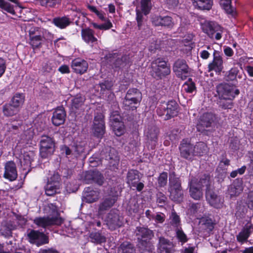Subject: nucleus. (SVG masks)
<instances>
[{
	"label": "nucleus",
	"instance_id": "61",
	"mask_svg": "<svg viewBox=\"0 0 253 253\" xmlns=\"http://www.w3.org/2000/svg\"><path fill=\"white\" fill-rule=\"evenodd\" d=\"M201 206L200 203H192L190 207L189 210L191 214H195L200 209Z\"/></svg>",
	"mask_w": 253,
	"mask_h": 253
},
{
	"label": "nucleus",
	"instance_id": "14",
	"mask_svg": "<svg viewBox=\"0 0 253 253\" xmlns=\"http://www.w3.org/2000/svg\"><path fill=\"white\" fill-rule=\"evenodd\" d=\"M93 128L94 135L96 137L101 138L105 132L104 115L103 112H97L94 118Z\"/></svg>",
	"mask_w": 253,
	"mask_h": 253
},
{
	"label": "nucleus",
	"instance_id": "31",
	"mask_svg": "<svg viewBox=\"0 0 253 253\" xmlns=\"http://www.w3.org/2000/svg\"><path fill=\"white\" fill-rule=\"evenodd\" d=\"M171 244L169 240L165 237H160L158 244V251L159 253H170Z\"/></svg>",
	"mask_w": 253,
	"mask_h": 253
},
{
	"label": "nucleus",
	"instance_id": "32",
	"mask_svg": "<svg viewBox=\"0 0 253 253\" xmlns=\"http://www.w3.org/2000/svg\"><path fill=\"white\" fill-rule=\"evenodd\" d=\"M169 193V198L176 203H181L183 199V191L182 188H168Z\"/></svg>",
	"mask_w": 253,
	"mask_h": 253
},
{
	"label": "nucleus",
	"instance_id": "25",
	"mask_svg": "<svg viewBox=\"0 0 253 253\" xmlns=\"http://www.w3.org/2000/svg\"><path fill=\"white\" fill-rule=\"evenodd\" d=\"M106 224L109 228L113 230L121 226L122 223L120 221V216L118 213L110 212L107 217Z\"/></svg>",
	"mask_w": 253,
	"mask_h": 253
},
{
	"label": "nucleus",
	"instance_id": "29",
	"mask_svg": "<svg viewBox=\"0 0 253 253\" xmlns=\"http://www.w3.org/2000/svg\"><path fill=\"white\" fill-rule=\"evenodd\" d=\"M84 193V198L87 203H92L98 199L99 192L93 190L91 187H85Z\"/></svg>",
	"mask_w": 253,
	"mask_h": 253
},
{
	"label": "nucleus",
	"instance_id": "44",
	"mask_svg": "<svg viewBox=\"0 0 253 253\" xmlns=\"http://www.w3.org/2000/svg\"><path fill=\"white\" fill-rule=\"evenodd\" d=\"M59 189V186L47 182L44 187L45 193L47 196H52L57 193V190Z\"/></svg>",
	"mask_w": 253,
	"mask_h": 253
},
{
	"label": "nucleus",
	"instance_id": "21",
	"mask_svg": "<svg viewBox=\"0 0 253 253\" xmlns=\"http://www.w3.org/2000/svg\"><path fill=\"white\" fill-rule=\"evenodd\" d=\"M173 71L177 77L182 80L185 79L188 73V67L185 60L180 59L177 60L173 64Z\"/></svg>",
	"mask_w": 253,
	"mask_h": 253
},
{
	"label": "nucleus",
	"instance_id": "26",
	"mask_svg": "<svg viewBox=\"0 0 253 253\" xmlns=\"http://www.w3.org/2000/svg\"><path fill=\"white\" fill-rule=\"evenodd\" d=\"M253 231L252 224H246L242 230L237 235V241L241 244H243L248 241L252 232Z\"/></svg>",
	"mask_w": 253,
	"mask_h": 253
},
{
	"label": "nucleus",
	"instance_id": "7",
	"mask_svg": "<svg viewBox=\"0 0 253 253\" xmlns=\"http://www.w3.org/2000/svg\"><path fill=\"white\" fill-rule=\"evenodd\" d=\"M29 44L35 49L40 48L44 42L43 30L37 27H31L28 31Z\"/></svg>",
	"mask_w": 253,
	"mask_h": 253
},
{
	"label": "nucleus",
	"instance_id": "33",
	"mask_svg": "<svg viewBox=\"0 0 253 253\" xmlns=\"http://www.w3.org/2000/svg\"><path fill=\"white\" fill-rule=\"evenodd\" d=\"M118 251L121 253H135V248L133 244L128 241H124L118 247Z\"/></svg>",
	"mask_w": 253,
	"mask_h": 253
},
{
	"label": "nucleus",
	"instance_id": "41",
	"mask_svg": "<svg viewBox=\"0 0 253 253\" xmlns=\"http://www.w3.org/2000/svg\"><path fill=\"white\" fill-rule=\"evenodd\" d=\"M52 22L55 26L61 29L66 28L70 23L69 19L67 17L54 18L53 19Z\"/></svg>",
	"mask_w": 253,
	"mask_h": 253
},
{
	"label": "nucleus",
	"instance_id": "2",
	"mask_svg": "<svg viewBox=\"0 0 253 253\" xmlns=\"http://www.w3.org/2000/svg\"><path fill=\"white\" fill-rule=\"evenodd\" d=\"M154 235L153 231L148 227L138 226L136 228L135 236L138 243L145 251L152 253L155 251V247L151 241Z\"/></svg>",
	"mask_w": 253,
	"mask_h": 253
},
{
	"label": "nucleus",
	"instance_id": "39",
	"mask_svg": "<svg viewBox=\"0 0 253 253\" xmlns=\"http://www.w3.org/2000/svg\"><path fill=\"white\" fill-rule=\"evenodd\" d=\"M193 5L201 10H209L211 7V3L209 0H192Z\"/></svg>",
	"mask_w": 253,
	"mask_h": 253
},
{
	"label": "nucleus",
	"instance_id": "45",
	"mask_svg": "<svg viewBox=\"0 0 253 253\" xmlns=\"http://www.w3.org/2000/svg\"><path fill=\"white\" fill-rule=\"evenodd\" d=\"M191 197L195 200H200L203 198V192L202 190L195 186H191L189 189Z\"/></svg>",
	"mask_w": 253,
	"mask_h": 253
},
{
	"label": "nucleus",
	"instance_id": "56",
	"mask_svg": "<svg viewBox=\"0 0 253 253\" xmlns=\"http://www.w3.org/2000/svg\"><path fill=\"white\" fill-rule=\"evenodd\" d=\"M41 5L45 7H54L59 0H37Z\"/></svg>",
	"mask_w": 253,
	"mask_h": 253
},
{
	"label": "nucleus",
	"instance_id": "30",
	"mask_svg": "<svg viewBox=\"0 0 253 253\" xmlns=\"http://www.w3.org/2000/svg\"><path fill=\"white\" fill-rule=\"evenodd\" d=\"M169 181L168 188H182L180 178L177 176L175 171H172L169 172Z\"/></svg>",
	"mask_w": 253,
	"mask_h": 253
},
{
	"label": "nucleus",
	"instance_id": "9",
	"mask_svg": "<svg viewBox=\"0 0 253 253\" xmlns=\"http://www.w3.org/2000/svg\"><path fill=\"white\" fill-rule=\"evenodd\" d=\"M105 58L114 69L123 68L129 62V57L128 55L120 56L117 53H109L105 56Z\"/></svg>",
	"mask_w": 253,
	"mask_h": 253
},
{
	"label": "nucleus",
	"instance_id": "4",
	"mask_svg": "<svg viewBox=\"0 0 253 253\" xmlns=\"http://www.w3.org/2000/svg\"><path fill=\"white\" fill-rule=\"evenodd\" d=\"M141 93L138 89H129L123 101L124 109L126 111L136 110V105L141 100Z\"/></svg>",
	"mask_w": 253,
	"mask_h": 253
},
{
	"label": "nucleus",
	"instance_id": "53",
	"mask_svg": "<svg viewBox=\"0 0 253 253\" xmlns=\"http://www.w3.org/2000/svg\"><path fill=\"white\" fill-rule=\"evenodd\" d=\"M167 197L162 192H159L157 194L156 202L160 207H164L167 204Z\"/></svg>",
	"mask_w": 253,
	"mask_h": 253
},
{
	"label": "nucleus",
	"instance_id": "22",
	"mask_svg": "<svg viewBox=\"0 0 253 253\" xmlns=\"http://www.w3.org/2000/svg\"><path fill=\"white\" fill-rule=\"evenodd\" d=\"M152 22L155 26H162L167 29H172L174 25L173 19L170 16L155 15L152 17Z\"/></svg>",
	"mask_w": 253,
	"mask_h": 253
},
{
	"label": "nucleus",
	"instance_id": "46",
	"mask_svg": "<svg viewBox=\"0 0 253 253\" xmlns=\"http://www.w3.org/2000/svg\"><path fill=\"white\" fill-rule=\"evenodd\" d=\"M0 8L11 14H15L13 5L4 0H0Z\"/></svg>",
	"mask_w": 253,
	"mask_h": 253
},
{
	"label": "nucleus",
	"instance_id": "40",
	"mask_svg": "<svg viewBox=\"0 0 253 253\" xmlns=\"http://www.w3.org/2000/svg\"><path fill=\"white\" fill-rule=\"evenodd\" d=\"M169 218L170 225L174 228V230L181 227L180 218L174 210L172 211Z\"/></svg>",
	"mask_w": 253,
	"mask_h": 253
},
{
	"label": "nucleus",
	"instance_id": "27",
	"mask_svg": "<svg viewBox=\"0 0 253 253\" xmlns=\"http://www.w3.org/2000/svg\"><path fill=\"white\" fill-rule=\"evenodd\" d=\"M81 37L86 43L93 44L97 42V39L94 36V31L89 28H83L81 30Z\"/></svg>",
	"mask_w": 253,
	"mask_h": 253
},
{
	"label": "nucleus",
	"instance_id": "64",
	"mask_svg": "<svg viewBox=\"0 0 253 253\" xmlns=\"http://www.w3.org/2000/svg\"><path fill=\"white\" fill-rule=\"evenodd\" d=\"M139 206L137 202H135L133 205L130 204L128 205V211L131 213H136L138 211Z\"/></svg>",
	"mask_w": 253,
	"mask_h": 253
},
{
	"label": "nucleus",
	"instance_id": "35",
	"mask_svg": "<svg viewBox=\"0 0 253 253\" xmlns=\"http://www.w3.org/2000/svg\"><path fill=\"white\" fill-rule=\"evenodd\" d=\"M198 185L201 187H206V191L211 189L213 186L211 185V180L209 174H204L200 177Z\"/></svg>",
	"mask_w": 253,
	"mask_h": 253
},
{
	"label": "nucleus",
	"instance_id": "50",
	"mask_svg": "<svg viewBox=\"0 0 253 253\" xmlns=\"http://www.w3.org/2000/svg\"><path fill=\"white\" fill-rule=\"evenodd\" d=\"M174 230L176 233V237L179 242L183 244L188 241V237L181 227L175 229Z\"/></svg>",
	"mask_w": 253,
	"mask_h": 253
},
{
	"label": "nucleus",
	"instance_id": "6",
	"mask_svg": "<svg viewBox=\"0 0 253 253\" xmlns=\"http://www.w3.org/2000/svg\"><path fill=\"white\" fill-rule=\"evenodd\" d=\"M202 29L211 39L219 40L222 37L223 29L214 22L205 21L202 24Z\"/></svg>",
	"mask_w": 253,
	"mask_h": 253
},
{
	"label": "nucleus",
	"instance_id": "11",
	"mask_svg": "<svg viewBox=\"0 0 253 253\" xmlns=\"http://www.w3.org/2000/svg\"><path fill=\"white\" fill-rule=\"evenodd\" d=\"M28 242L37 245L38 247L42 246L49 243V238L47 235L39 230L31 229L27 234Z\"/></svg>",
	"mask_w": 253,
	"mask_h": 253
},
{
	"label": "nucleus",
	"instance_id": "34",
	"mask_svg": "<svg viewBox=\"0 0 253 253\" xmlns=\"http://www.w3.org/2000/svg\"><path fill=\"white\" fill-rule=\"evenodd\" d=\"M202 222L203 229L204 230V232L210 235L214 228L215 223L212 219L209 217L203 218Z\"/></svg>",
	"mask_w": 253,
	"mask_h": 253
},
{
	"label": "nucleus",
	"instance_id": "59",
	"mask_svg": "<svg viewBox=\"0 0 253 253\" xmlns=\"http://www.w3.org/2000/svg\"><path fill=\"white\" fill-rule=\"evenodd\" d=\"M246 204L250 210L253 211V191L248 194Z\"/></svg>",
	"mask_w": 253,
	"mask_h": 253
},
{
	"label": "nucleus",
	"instance_id": "43",
	"mask_svg": "<svg viewBox=\"0 0 253 253\" xmlns=\"http://www.w3.org/2000/svg\"><path fill=\"white\" fill-rule=\"evenodd\" d=\"M152 7L151 0H141L140 10L144 15L148 14Z\"/></svg>",
	"mask_w": 253,
	"mask_h": 253
},
{
	"label": "nucleus",
	"instance_id": "60",
	"mask_svg": "<svg viewBox=\"0 0 253 253\" xmlns=\"http://www.w3.org/2000/svg\"><path fill=\"white\" fill-rule=\"evenodd\" d=\"M178 107L177 103L174 100L169 101L167 104V111H175Z\"/></svg>",
	"mask_w": 253,
	"mask_h": 253
},
{
	"label": "nucleus",
	"instance_id": "15",
	"mask_svg": "<svg viewBox=\"0 0 253 253\" xmlns=\"http://www.w3.org/2000/svg\"><path fill=\"white\" fill-rule=\"evenodd\" d=\"M63 222V220L60 217H38L34 220V223L38 227L45 228L49 226L56 225H60Z\"/></svg>",
	"mask_w": 253,
	"mask_h": 253
},
{
	"label": "nucleus",
	"instance_id": "10",
	"mask_svg": "<svg viewBox=\"0 0 253 253\" xmlns=\"http://www.w3.org/2000/svg\"><path fill=\"white\" fill-rule=\"evenodd\" d=\"M160 133L159 127L155 125L148 126L144 132L146 143L149 149L154 150L158 145V137Z\"/></svg>",
	"mask_w": 253,
	"mask_h": 253
},
{
	"label": "nucleus",
	"instance_id": "63",
	"mask_svg": "<svg viewBox=\"0 0 253 253\" xmlns=\"http://www.w3.org/2000/svg\"><path fill=\"white\" fill-rule=\"evenodd\" d=\"M196 88L195 84L193 82L185 83L184 84V89L187 92L191 93Z\"/></svg>",
	"mask_w": 253,
	"mask_h": 253
},
{
	"label": "nucleus",
	"instance_id": "18",
	"mask_svg": "<svg viewBox=\"0 0 253 253\" xmlns=\"http://www.w3.org/2000/svg\"><path fill=\"white\" fill-rule=\"evenodd\" d=\"M205 196L207 201L211 206L216 209L222 207L224 200L220 196H218L215 193L214 187L206 191Z\"/></svg>",
	"mask_w": 253,
	"mask_h": 253
},
{
	"label": "nucleus",
	"instance_id": "48",
	"mask_svg": "<svg viewBox=\"0 0 253 253\" xmlns=\"http://www.w3.org/2000/svg\"><path fill=\"white\" fill-rule=\"evenodd\" d=\"M220 5L227 13H233L234 8L231 5V0H220Z\"/></svg>",
	"mask_w": 253,
	"mask_h": 253
},
{
	"label": "nucleus",
	"instance_id": "13",
	"mask_svg": "<svg viewBox=\"0 0 253 253\" xmlns=\"http://www.w3.org/2000/svg\"><path fill=\"white\" fill-rule=\"evenodd\" d=\"M179 150L181 157L192 161L194 157V145L191 143L188 139H183L179 146Z\"/></svg>",
	"mask_w": 253,
	"mask_h": 253
},
{
	"label": "nucleus",
	"instance_id": "36",
	"mask_svg": "<svg viewBox=\"0 0 253 253\" xmlns=\"http://www.w3.org/2000/svg\"><path fill=\"white\" fill-rule=\"evenodd\" d=\"M207 145L204 142H197L194 145V154L195 156H202L207 152Z\"/></svg>",
	"mask_w": 253,
	"mask_h": 253
},
{
	"label": "nucleus",
	"instance_id": "23",
	"mask_svg": "<svg viewBox=\"0 0 253 253\" xmlns=\"http://www.w3.org/2000/svg\"><path fill=\"white\" fill-rule=\"evenodd\" d=\"M105 159L108 161V166L110 169L115 170L118 169L120 159L118 153L115 149H110L108 153L105 156Z\"/></svg>",
	"mask_w": 253,
	"mask_h": 253
},
{
	"label": "nucleus",
	"instance_id": "47",
	"mask_svg": "<svg viewBox=\"0 0 253 253\" xmlns=\"http://www.w3.org/2000/svg\"><path fill=\"white\" fill-rule=\"evenodd\" d=\"M158 186L159 188L165 187L168 183V173L163 171L157 178Z\"/></svg>",
	"mask_w": 253,
	"mask_h": 253
},
{
	"label": "nucleus",
	"instance_id": "5",
	"mask_svg": "<svg viewBox=\"0 0 253 253\" xmlns=\"http://www.w3.org/2000/svg\"><path fill=\"white\" fill-rule=\"evenodd\" d=\"M55 150V142L53 137L42 135L40 142V154L42 159L52 156Z\"/></svg>",
	"mask_w": 253,
	"mask_h": 253
},
{
	"label": "nucleus",
	"instance_id": "3",
	"mask_svg": "<svg viewBox=\"0 0 253 253\" xmlns=\"http://www.w3.org/2000/svg\"><path fill=\"white\" fill-rule=\"evenodd\" d=\"M170 67L162 58H157L151 63V75L156 80H160L170 73Z\"/></svg>",
	"mask_w": 253,
	"mask_h": 253
},
{
	"label": "nucleus",
	"instance_id": "19",
	"mask_svg": "<svg viewBox=\"0 0 253 253\" xmlns=\"http://www.w3.org/2000/svg\"><path fill=\"white\" fill-rule=\"evenodd\" d=\"M18 176L16 164L13 161H8L4 164L3 177L9 181L15 180Z\"/></svg>",
	"mask_w": 253,
	"mask_h": 253
},
{
	"label": "nucleus",
	"instance_id": "12",
	"mask_svg": "<svg viewBox=\"0 0 253 253\" xmlns=\"http://www.w3.org/2000/svg\"><path fill=\"white\" fill-rule=\"evenodd\" d=\"M140 172L136 169H130L126 175V182L131 188H135L138 192H141L144 187L143 182H140Z\"/></svg>",
	"mask_w": 253,
	"mask_h": 253
},
{
	"label": "nucleus",
	"instance_id": "17",
	"mask_svg": "<svg viewBox=\"0 0 253 253\" xmlns=\"http://www.w3.org/2000/svg\"><path fill=\"white\" fill-rule=\"evenodd\" d=\"M104 179L102 174L97 170L86 171L84 176V181L85 183H96L99 186L104 183Z\"/></svg>",
	"mask_w": 253,
	"mask_h": 253
},
{
	"label": "nucleus",
	"instance_id": "51",
	"mask_svg": "<svg viewBox=\"0 0 253 253\" xmlns=\"http://www.w3.org/2000/svg\"><path fill=\"white\" fill-rule=\"evenodd\" d=\"M232 99H219L218 102L219 106L222 109H231L233 107Z\"/></svg>",
	"mask_w": 253,
	"mask_h": 253
},
{
	"label": "nucleus",
	"instance_id": "42",
	"mask_svg": "<svg viewBox=\"0 0 253 253\" xmlns=\"http://www.w3.org/2000/svg\"><path fill=\"white\" fill-rule=\"evenodd\" d=\"M24 101V96L23 94L16 93L12 98L9 106L17 108L22 104Z\"/></svg>",
	"mask_w": 253,
	"mask_h": 253
},
{
	"label": "nucleus",
	"instance_id": "20",
	"mask_svg": "<svg viewBox=\"0 0 253 253\" xmlns=\"http://www.w3.org/2000/svg\"><path fill=\"white\" fill-rule=\"evenodd\" d=\"M208 72L214 71L220 74L223 69L222 57L218 51L213 50V60L208 65Z\"/></svg>",
	"mask_w": 253,
	"mask_h": 253
},
{
	"label": "nucleus",
	"instance_id": "54",
	"mask_svg": "<svg viewBox=\"0 0 253 253\" xmlns=\"http://www.w3.org/2000/svg\"><path fill=\"white\" fill-rule=\"evenodd\" d=\"M105 22V23L100 25L97 24L96 23H92V25L93 27L95 29L103 30H107L112 27L113 25L109 19H107Z\"/></svg>",
	"mask_w": 253,
	"mask_h": 253
},
{
	"label": "nucleus",
	"instance_id": "1",
	"mask_svg": "<svg viewBox=\"0 0 253 253\" xmlns=\"http://www.w3.org/2000/svg\"><path fill=\"white\" fill-rule=\"evenodd\" d=\"M217 117L211 112H205L198 119L196 128L198 132L209 135L216 125Z\"/></svg>",
	"mask_w": 253,
	"mask_h": 253
},
{
	"label": "nucleus",
	"instance_id": "37",
	"mask_svg": "<svg viewBox=\"0 0 253 253\" xmlns=\"http://www.w3.org/2000/svg\"><path fill=\"white\" fill-rule=\"evenodd\" d=\"M66 116V112H61L59 113H57V112H53L52 117V124L55 126H59L63 124L65 121Z\"/></svg>",
	"mask_w": 253,
	"mask_h": 253
},
{
	"label": "nucleus",
	"instance_id": "55",
	"mask_svg": "<svg viewBox=\"0 0 253 253\" xmlns=\"http://www.w3.org/2000/svg\"><path fill=\"white\" fill-rule=\"evenodd\" d=\"M239 72V70L237 67L231 68L228 74L226 76L225 79L226 81H234L236 79L237 75Z\"/></svg>",
	"mask_w": 253,
	"mask_h": 253
},
{
	"label": "nucleus",
	"instance_id": "58",
	"mask_svg": "<svg viewBox=\"0 0 253 253\" xmlns=\"http://www.w3.org/2000/svg\"><path fill=\"white\" fill-rule=\"evenodd\" d=\"M178 112H167L166 115L164 114V112H157V114L165 121L170 119L174 116H176Z\"/></svg>",
	"mask_w": 253,
	"mask_h": 253
},
{
	"label": "nucleus",
	"instance_id": "62",
	"mask_svg": "<svg viewBox=\"0 0 253 253\" xmlns=\"http://www.w3.org/2000/svg\"><path fill=\"white\" fill-rule=\"evenodd\" d=\"M166 218V215L164 213L162 212H159L156 215H154V218L155 220L159 223H163Z\"/></svg>",
	"mask_w": 253,
	"mask_h": 253
},
{
	"label": "nucleus",
	"instance_id": "16",
	"mask_svg": "<svg viewBox=\"0 0 253 253\" xmlns=\"http://www.w3.org/2000/svg\"><path fill=\"white\" fill-rule=\"evenodd\" d=\"M118 191L115 190V188H112L109 196L99 204V211H103L110 209L118 200Z\"/></svg>",
	"mask_w": 253,
	"mask_h": 253
},
{
	"label": "nucleus",
	"instance_id": "38",
	"mask_svg": "<svg viewBox=\"0 0 253 253\" xmlns=\"http://www.w3.org/2000/svg\"><path fill=\"white\" fill-rule=\"evenodd\" d=\"M89 237L92 243L97 245L101 244L106 241V237L98 232L90 233Z\"/></svg>",
	"mask_w": 253,
	"mask_h": 253
},
{
	"label": "nucleus",
	"instance_id": "8",
	"mask_svg": "<svg viewBox=\"0 0 253 253\" xmlns=\"http://www.w3.org/2000/svg\"><path fill=\"white\" fill-rule=\"evenodd\" d=\"M216 92L219 99H233L239 94L240 91L228 84H220L216 86Z\"/></svg>",
	"mask_w": 253,
	"mask_h": 253
},
{
	"label": "nucleus",
	"instance_id": "28",
	"mask_svg": "<svg viewBox=\"0 0 253 253\" xmlns=\"http://www.w3.org/2000/svg\"><path fill=\"white\" fill-rule=\"evenodd\" d=\"M242 184V179L237 178L233 181L228 189V193L231 197L238 196L243 191Z\"/></svg>",
	"mask_w": 253,
	"mask_h": 253
},
{
	"label": "nucleus",
	"instance_id": "52",
	"mask_svg": "<svg viewBox=\"0 0 253 253\" xmlns=\"http://www.w3.org/2000/svg\"><path fill=\"white\" fill-rule=\"evenodd\" d=\"M119 112H111L110 121L112 123V125H116L124 122V119L118 114Z\"/></svg>",
	"mask_w": 253,
	"mask_h": 253
},
{
	"label": "nucleus",
	"instance_id": "57",
	"mask_svg": "<svg viewBox=\"0 0 253 253\" xmlns=\"http://www.w3.org/2000/svg\"><path fill=\"white\" fill-rule=\"evenodd\" d=\"M60 175L57 172H54L53 174L48 179L47 182L60 186Z\"/></svg>",
	"mask_w": 253,
	"mask_h": 253
},
{
	"label": "nucleus",
	"instance_id": "24",
	"mask_svg": "<svg viewBox=\"0 0 253 253\" xmlns=\"http://www.w3.org/2000/svg\"><path fill=\"white\" fill-rule=\"evenodd\" d=\"M71 67L75 73L83 74L86 71L88 63L84 59L76 58L72 61Z\"/></svg>",
	"mask_w": 253,
	"mask_h": 253
},
{
	"label": "nucleus",
	"instance_id": "49",
	"mask_svg": "<svg viewBox=\"0 0 253 253\" xmlns=\"http://www.w3.org/2000/svg\"><path fill=\"white\" fill-rule=\"evenodd\" d=\"M113 130L115 134L118 136L123 135L126 131L124 123H121L116 125H112Z\"/></svg>",
	"mask_w": 253,
	"mask_h": 253
}]
</instances>
